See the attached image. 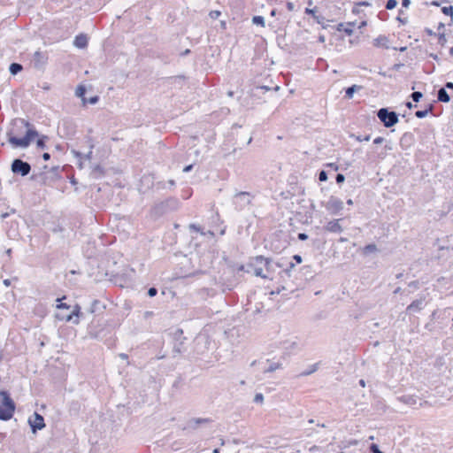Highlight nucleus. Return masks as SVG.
Returning <instances> with one entry per match:
<instances>
[{
    "instance_id": "393cba45",
    "label": "nucleus",
    "mask_w": 453,
    "mask_h": 453,
    "mask_svg": "<svg viewBox=\"0 0 453 453\" xmlns=\"http://www.w3.org/2000/svg\"><path fill=\"white\" fill-rule=\"evenodd\" d=\"M431 109L432 108L430 107L429 109H426V110H424V111H417L415 112V116L417 118H418V119H423V118H425L428 114L429 111H431Z\"/></svg>"
},
{
    "instance_id": "4468645a",
    "label": "nucleus",
    "mask_w": 453,
    "mask_h": 453,
    "mask_svg": "<svg viewBox=\"0 0 453 453\" xmlns=\"http://www.w3.org/2000/svg\"><path fill=\"white\" fill-rule=\"evenodd\" d=\"M81 314V307L78 304H76L70 314H68L65 317H60L59 315H57V318H58L59 319H65L66 321H71L73 316L79 318Z\"/></svg>"
},
{
    "instance_id": "2f4dec72",
    "label": "nucleus",
    "mask_w": 453,
    "mask_h": 453,
    "mask_svg": "<svg viewBox=\"0 0 453 453\" xmlns=\"http://www.w3.org/2000/svg\"><path fill=\"white\" fill-rule=\"evenodd\" d=\"M264 400V396L262 394H257L254 397V402L256 403H262Z\"/></svg>"
},
{
    "instance_id": "6e6552de",
    "label": "nucleus",
    "mask_w": 453,
    "mask_h": 453,
    "mask_svg": "<svg viewBox=\"0 0 453 453\" xmlns=\"http://www.w3.org/2000/svg\"><path fill=\"white\" fill-rule=\"evenodd\" d=\"M47 59L48 57L44 52L37 50L34 54L33 61L36 68H41L42 65H44L47 62Z\"/></svg>"
},
{
    "instance_id": "72a5a7b5",
    "label": "nucleus",
    "mask_w": 453,
    "mask_h": 453,
    "mask_svg": "<svg viewBox=\"0 0 453 453\" xmlns=\"http://www.w3.org/2000/svg\"><path fill=\"white\" fill-rule=\"evenodd\" d=\"M371 450L372 451V453H383L381 450L379 449L376 444L371 445Z\"/></svg>"
},
{
    "instance_id": "ddd939ff",
    "label": "nucleus",
    "mask_w": 453,
    "mask_h": 453,
    "mask_svg": "<svg viewBox=\"0 0 453 453\" xmlns=\"http://www.w3.org/2000/svg\"><path fill=\"white\" fill-rule=\"evenodd\" d=\"M256 262L257 263H260V264H263V265H265V270H266V273H268L270 275V273L272 271H273V265L272 264V261L269 260L268 258H265L263 257H256Z\"/></svg>"
},
{
    "instance_id": "0e129e2a",
    "label": "nucleus",
    "mask_w": 453,
    "mask_h": 453,
    "mask_svg": "<svg viewBox=\"0 0 453 453\" xmlns=\"http://www.w3.org/2000/svg\"><path fill=\"white\" fill-rule=\"evenodd\" d=\"M276 12L277 11L275 9L272 10L270 15L274 17L276 15Z\"/></svg>"
},
{
    "instance_id": "20e7f679",
    "label": "nucleus",
    "mask_w": 453,
    "mask_h": 453,
    "mask_svg": "<svg viewBox=\"0 0 453 453\" xmlns=\"http://www.w3.org/2000/svg\"><path fill=\"white\" fill-rule=\"evenodd\" d=\"M377 117L386 127H391L398 122V115L395 111L381 108L377 111Z\"/></svg>"
},
{
    "instance_id": "4d7b16f0",
    "label": "nucleus",
    "mask_w": 453,
    "mask_h": 453,
    "mask_svg": "<svg viewBox=\"0 0 453 453\" xmlns=\"http://www.w3.org/2000/svg\"><path fill=\"white\" fill-rule=\"evenodd\" d=\"M201 234H204V235L208 234V236H211V237H212L214 235V234L212 232H211V231H208L207 233L201 232Z\"/></svg>"
},
{
    "instance_id": "473e14b6",
    "label": "nucleus",
    "mask_w": 453,
    "mask_h": 453,
    "mask_svg": "<svg viewBox=\"0 0 453 453\" xmlns=\"http://www.w3.org/2000/svg\"><path fill=\"white\" fill-rule=\"evenodd\" d=\"M157 288H150L149 289V291H148V295H149V296H150V297L155 296L157 295Z\"/></svg>"
},
{
    "instance_id": "4be33fe9",
    "label": "nucleus",
    "mask_w": 453,
    "mask_h": 453,
    "mask_svg": "<svg viewBox=\"0 0 453 453\" xmlns=\"http://www.w3.org/2000/svg\"><path fill=\"white\" fill-rule=\"evenodd\" d=\"M378 250L377 246L375 244H368L363 249V252L365 255H368Z\"/></svg>"
},
{
    "instance_id": "864d4df0",
    "label": "nucleus",
    "mask_w": 453,
    "mask_h": 453,
    "mask_svg": "<svg viewBox=\"0 0 453 453\" xmlns=\"http://www.w3.org/2000/svg\"><path fill=\"white\" fill-rule=\"evenodd\" d=\"M143 179H144L145 180H148V181H149V180H150V179H153V177L151 176V174H150V173H149V174L145 175V176L143 177Z\"/></svg>"
},
{
    "instance_id": "a18cd8bd",
    "label": "nucleus",
    "mask_w": 453,
    "mask_h": 453,
    "mask_svg": "<svg viewBox=\"0 0 453 453\" xmlns=\"http://www.w3.org/2000/svg\"><path fill=\"white\" fill-rule=\"evenodd\" d=\"M193 167H194L193 164H188V165H186L185 166H183L182 170H192Z\"/></svg>"
},
{
    "instance_id": "680f3d73",
    "label": "nucleus",
    "mask_w": 453,
    "mask_h": 453,
    "mask_svg": "<svg viewBox=\"0 0 453 453\" xmlns=\"http://www.w3.org/2000/svg\"><path fill=\"white\" fill-rule=\"evenodd\" d=\"M406 106L409 108V109H411L414 107V105L411 103V102H407L406 103Z\"/></svg>"
},
{
    "instance_id": "1a4fd4ad",
    "label": "nucleus",
    "mask_w": 453,
    "mask_h": 453,
    "mask_svg": "<svg viewBox=\"0 0 453 453\" xmlns=\"http://www.w3.org/2000/svg\"><path fill=\"white\" fill-rule=\"evenodd\" d=\"M262 265L263 264L256 262V257L252 260L250 265L254 267V274L264 279H272L271 275L268 273H264V270L261 267Z\"/></svg>"
},
{
    "instance_id": "13d9d810",
    "label": "nucleus",
    "mask_w": 453,
    "mask_h": 453,
    "mask_svg": "<svg viewBox=\"0 0 453 453\" xmlns=\"http://www.w3.org/2000/svg\"><path fill=\"white\" fill-rule=\"evenodd\" d=\"M287 6H288V9L290 11L293 10V8H294V4L290 2L287 4Z\"/></svg>"
},
{
    "instance_id": "b1692460",
    "label": "nucleus",
    "mask_w": 453,
    "mask_h": 453,
    "mask_svg": "<svg viewBox=\"0 0 453 453\" xmlns=\"http://www.w3.org/2000/svg\"><path fill=\"white\" fill-rule=\"evenodd\" d=\"M252 22L255 25H260L261 27H265V19L262 16H254L252 18Z\"/></svg>"
},
{
    "instance_id": "ea45409f",
    "label": "nucleus",
    "mask_w": 453,
    "mask_h": 453,
    "mask_svg": "<svg viewBox=\"0 0 453 453\" xmlns=\"http://www.w3.org/2000/svg\"><path fill=\"white\" fill-rule=\"evenodd\" d=\"M383 141H384V138H382V137H377V138H375V139L373 140V143H374V144H380V143H382V142H383Z\"/></svg>"
},
{
    "instance_id": "dca6fc26",
    "label": "nucleus",
    "mask_w": 453,
    "mask_h": 453,
    "mask_svg": "<svg viewBox=\"0 0 453 453\" xmlns=\"http://www.w3.org/2000/svg\"><path fill=\"white\" fill-rule=\"evenodd\" d=\"M422 305H423V299L415 300L407 307V311H420L422 309Z\"/></svg>"
},
{
    "instance_id": "a878e982",
    "label": "nucleus",
    "mask_w": 453,
    "mask_h": 453,
    "mask_svg": "<svg viewBox=\"0 0 453 453\" xmlns=\"http://www.w3.org/2000/svg\"><path fill=\"white\" fill-rule=\"evenodd\" d=\"M423 96V94L419 91H415L411 95V97L412 100L416 103H418Z\"/></svg>"
},
{
    "instance_id": "aec40b11",
    "label": "nucleus",
    "mask_w": 453,
    "mask_h": 453,
    "mask_svg": "<svg viewBox=\"0 0 453 453\" xmlns=\"http://www.w3.org/2000/svg\"><path fill=\"white\" fill-rule=\"evenodd\" d=\"M23 66L19 63H12L10 65L9 71L12 75H16L19 72H21Z\"/></svg>"
},
{
    "instance_id": "a211bd4d",
    "label": "nucleus",
    "mask_w": 453,
    "mask_h": 453,
    "mask_svg": "<svg viewBox=\"0 0 453 453\" xmlns=\"http://www.w3.org/2000/svg\"><path fill=\"white\" fill-rule=\"evenodd\" d=\"M207 418H196L188 421V426L191 428H197L199 425L207 423Z\"/></svg>"
},
{
    "instance_id": "a19ab883",
    "label": "nucleus",
    "mask_w": 453,
    "mask_h": 453,
    "mask_svg": "<svg viewBox=\"0 0 453 453\" xmlns=\"http://www.w3.org/2000/svg\"><path fill=\"white\" fill-rule=\"evenodd\" d=\"M210 15H211V18L216 19V18H218L220 15V12H218V11L211 12L210 13Z\"/></svg>"
},
{
    "instance_id": "de8ad7c7",
    "label": "nucleus",
    "mask_w": 453,
    "mask_h": 453,
    "mask_svg": "<svg viewBox=\"0 0 453 453\" xmlns=\"http://www.w3.org/2000/svg\"><path fill=\"white\" fill-rule=\"evenodd\" d=\"M357 140L358 141H369L370 140V135H365L364 136L363 138H361L360 136L357 137Z\"/></svg>"
},
{
    "instance_id": "5701e85b",
    "label": "nucleus",
    "mask_w": 453,
    "mask_h": 453,
    "mask_svg": "<svg viewBox=\"0 0 453 453\" xmlns=\"http://www.w3.org/2000/svg\"><path fill=\"white\" fill-rule=\"evenodd\" d=\"M400 400L406 403V404H415L416 403V399H414L412 396H410V395H403L400 398Z\"/></svg>"
},
{
    "instance_id": "603ef678",
    "label": "nucleus",
    "mask_w": 453,
    "mask_h": 453,
    "mask_svg": "<svg viewBox=\"0 0 453 453\" xmlns=\"http://www.w3.org/2000/svg\"><path fill=\"white\" fill-rule=\"evenodd\" d=\"M298 238L300 240H305V239H307V235L305 234H299Z\"/></svg>"
},
{
    "instance_id": "c03bdc74",
    "label": "nucleus",
    "mask_w": 453,
    "mask_h": 453,
    "mask_svg": "<svg viewBox=\"0 0 453 453\" xmlns=\"http://www.w3.org/2000/svg\"><path fill=\"white\" fill-rule=\"evenodd\" d=\"M445 88L453 90V82H450V81L446 82Z\"/></svg>"
},
{
    "instance_id": "69168bd1",
    "label": "nucleus",
    "mask_w": 453,
    "mask_h": 453,
    "mask_svg": "<svg viewBox=\"0 0 453 453\" xmlns=\"http://www.w3.org/2000/svg\"><path fill=\"white\" fill-rule=\"evenodd\" d=\"M4 284L5 286H9V285L11 284L10 280H4Z\"/></svg>"
},
{
    "instance_id": "bf43d9fd",
    "label": "nucleus",
    "mask_w": 453,
    "mask_h": 453,
    "mask_svg": "<svg viewBox=\"0 0 453 453\" xmlns=\"http://www.w3.org/2000/svg\"><path fill=\"white\" fill-rule=\"evenodd\" d=\"M319 42H325V35H321L319 36Z\"/></svg>"
},
{
    "instance_id": "58836bf2",
    "label": "nucleus",
    "mask_w": 453,
    "mask_h": 453,
    "mask_svg": "<svg viewBox=\"0 0 453 453\" xmlns=\"http://www.w3.org/2000/svg\"><path fill=\"white\" fill-rule=\"evenodd\" d=\"M345 180L344 176L341 173H339L337 176H336V181L337 183H342Z\"/></svg>"
},
{
    "instance_id": "37998d69",
    "label": "nucleus",
    "mask_w": 453,
    "mask_h": 453,
    "mask_svg": "<svg viewBox=\"0 0 453 453\" xmlns=\"http://www.w3.org/2000/svg\"><path fill=\"white\" fill-rule=\"evenodd\" d=\"M97 101H98V96H96L89 98V100H88L89 104H91L97 103Z\"/></svg>"
},
{
    "instance_id": "338daca9",
    "label": "nucleus",
    "mask_w": 453,
    "mask_h": 453,
    "mask_svg": "<svg viewBox=\"0 0 453 453\" xmlns=\"http://www.w3.org/2000/svg\"><path fill=\"white\" fill-rule=\"evenodd\" d=\"M158 186H159V188H166V185H165V183H164V184H162V183H160V182H159V183H158Z\"/></svg>"
},
{
    "instance_id": "f03ea898",
    "label": "nucleus",
    "mask_w": 453,
    "mask_h": 453,
    "mask_svg": "<svg viewBox=\"0 0 453 453\" xmlns=\"http://www.w3.org/2000/svg\"><path fill=\"white\" fill-rule=\"evenodd\" d=\"M22 125L27 127H30L29 122L25 119H19ZM38 135V133L35 129L28 128L27 134L24 137H11L10 142L19 147H27L29 145L30 142Z\"/></svg>"
},
{
    "instance_id": "6e6d98bb",
    "label": "nucleus",
    "mask_w": 453,
    "mask_h": 453,
    "mask_svg": "<svg viewBox=\"0 0 453 453\" xmlns=\"http://www.w3.org/2000/svg\"><path fill=\"white\" fill-rule=\"evenodd\" d=\"M190 228H191V229H194V230H196V231H197V232H199V231H200V227H199V226H196V225H191V226H190Z\"/></svg>"
},
{
    "instance_id": "412c9836",
    "label": "nucleus",
    "mask_w": 453,
    "mask_h": 453,
    "mask_svg": "<svg viewBox=\"0 0 453 453\" xmlns=\"http://www.w3.org/2000/svg\"><path fill=\"white\" fill-rule=\"evenodd\" d=\"M89 334L94 338H103L104 334L95 328L94 323L89 326Z\"/></svg>"
},
{
    "instance_id": "3c124183",
    "label": "nucleus",
    "mask_w": 453,
    "mask_h": 453,
    "mask_svg": "<svg viewBox=\"0 0 453 453\" xmlns=\"http://www.w3.org/2000/svg\"><path fill=\"white\" fill-rule=\"evenodd\" d=\"M50 155L49 153H47V152L43 153V155H42V158H43L44 160H49V159H50Z\"/></svg>"
},
{
    "instance_id": "c85d7f7f",
    "label": "nucleus",
    "mask_w": 453,
    "mask_h": 453,
    "mask_svg": "<svg viewBox=\"0 0 453 453\" xmlns=\"http://www.w3.org/2000/svg\"><path fill=\"white\" fill-rule=\"evenodd\" d=\"M85 93H86V88L84 86H79L76 88L75 94L77 96L82 97L85 95Z\"/></svg>"
},
{
    "instance_id": "f8f14e48",
    "label": "nucleus",
    "mask_w": 453,
    "mask_h": 453,
    "mask_svg": "<svg viewBox=\"0 0 453 453\" xmlns=\"http://www.w3.org/2000/svg\"><path fill=\"white\" fill-rule=\"evenodd\" d=\"M326 230L332 233H340L342 231L341 225L339 224V219L332 220L327 223L326 226Z\"/></svg>"
},
{
    "instance_id": "052dcab7",
    "label": "nucleus",
    "mask_w": 453,
    "mask_h": 453,
    "mask_svg": "<svg viewBox=\"0 0 453 453\" xmlns=\"http://www.w3.org/2000/svg\"><path fill=\"white\" fill-rule=\"evenodd\" d=\"M358 5H362V6H369L370 4L368 2H361L358 4Z\"/></svg>"
},
{
    "instance_id": "0eeeda50",
    "label": "nucleus",
    "mask_w": 453,
    "mask_h": 453,
    "mask_svg": "<svg viewBox=\"0 0 453 453\" xmlns=\"http://www.w3.org/2000/svg\"><path fill=\"white\" fill-rule=\"evenodd\" d=\"M235 203L240 206H245L251 203L252 196L248 192H239L235 196Z\"/></svg>"
},
{
    "instance_id": "f257e3e1",
    "label": "nucleus",
    "mask_w": 453,
    "mask_h": 453,
    "mask_svg": "<svg viewBox=\"0 0 453 453\" xmlns=\"http://www.w3.org/2000/svg\"><path fill=\"white\" fill-rule=\"evenodd\" d=\"M14 412V403L6 392H0V418L7 420Z\"/></svg>"
},
{
    "instance_id": "bb28decb",
    "label": "nucleus",
    "mask_w": 453,
    "mask_h": 453,
    "mask_svg": "<svg viewBox=\"0 0 453 453\" xmlns=\"http://www.w3.org/2000/svg\"><path fill=\"white\" fill-rule=\"evenodd\" d=\"M441 12L445 14V15H450V16H453V6L452 5H449V6H444L441 8Z\"/></svg>"
},
{
    "instance_id": "774afa93",
    "label": "nucleus",
    "mask_w": 453,
    "mask_h": 453,
    "mask_svg": "<svg viewBox=\"0 0 453 453\" xmlns=\"http://www.w3.org/2000/svg\"><path fill=\"white\" fill-rule=\"evenodd\" d=\"M449 54H450L451 56H453V47H451V48H450V50H449Z\"/></svg>"
},
{
    "instance_id": "e2e57ef3",
    "label": "nucleus",
    "mask_w": 453,
    "mask_h": 453,
    "mask_svg": "<svg viewBox=\"0 0 453 453\" xmlns=\"http://www.w3.org/2000/svg\"><path fill=\"white\" fill-rule=\"evenodd\" d=\"M295 265L293 263H289V269L286 270V273H288L292 268H294Z\"/></svg>"
},
{
    "instance_id": "c756f323",
    "label": "nucleus",
    "mask_w": 453,
    "mask_h": 453,
    "mask_svg": "<svg viewBox=\"0 0 453 453\" xmlns=\"http://www.w3.org/2000/svg\"><path fill=\"white\" fill-rule=\"evenodd\" d=\"M396 4H397L396 0H388V2L386 4V8L388 10H392L396 6Z\"/></svg>"
},
{
    "instance_id": "cd10ccee",
    "label": "nucleus",
    "mask_w": 453,
    "mask_h": 453,
    "mask_svg": "<svg viewBox=\"0 0 453 453\" xmlns=\"http://www.w3.org/2000/svg\"><path fill=\"white\" fill-rule=\"evenodd\" d=\"M281 365L279 363L271 365L267 369L265 370V372H272L280 368Z\"/></svg>"
},
{
    "instance_id": "f3484780",
    "label": "nucleus",
    "mask_w": 453,
    "mask_h": 453,
    "mask_svg": "<svg viewBox=\"0 0 453 453\" xmlns=\"http://www.w3.org/2000/svg\"><path fill=\"white\" fill-rule=\"evenodd\" d=\"M388 38L386 36H379L374 40V46L376 47H383L386 49H388L389 46L388 45Z\"/></svg>"
},
{
    "instance_id": "09e8293b",
    "label": "nucleus",
    "mask_w": 453,
    "mask_h": 453,
    "mask_svg": "<svg viewBox=\"0 0 453 453\" xmlns=\"http://www.w3.org/2000/svg\"><path fill=\"white\" fill-rule=\"evenodd\" d=\"M294 259L299 264L302 262V257L299 255H295Z\"/></svg>"
},
{
    "instance_id": "9b49d317",
    "label": "nucleus",
    "mask_w": 453,
    "mask_h": 453,
    "mask_svg": "<svg viewBox=\"0 0 453 453\" xmlns=\"http://www.w3.org/2000/svg\"><path fill=\"white\" fill-rule=\"evenodd\" d=\"M73 45L79 49H84L88 45V36L84 34L77 35L73 41Z\"/></svg>"
},
{
    "instance_id": "49530a36",
    "label": "nucleus",
    "mask_w": 453,
    "mask_h": 453,
    "mask_svg": "<svg viewBox=\"0 0 453 453\" xmlns=\"http://www.w3.org/2000/svg\"><path fill=\"white\" fill-rule=\"evenodd\" d=\"M410 4H411L410 0H403V7H405V8L409 7Z\"/></svg>"
},
{
    "instance_id": "9d476101",
    "label": "nucleus",
    "mask_w": 453,
    "mask_h": 453,
    "mask_svg": "<svg viewBox=\"0 0 453 453\" xmlns=\"http://www.w3.org/2000/svg\"><path fill=\"white\" fill-rule=\"evenodd\" d=\"M11 170H31V165L19 158H16L11 165Z\"/></svg>"
},
{
    "instance_id": "6ab92c4d",
    "label": "nucleus",
    "mask_w": 453,
    "mask_h": 453,
    "mask_svg": "<svg viewBox=\"0 0 453 453\" xmlns=\"http://www.w3.org/2000/svg\"><path fill=\"white\" fill-rule=\"evenodd\" d=\"M362 88L361 86H358V85H352L351 87H349L348 88H346V95L345 96L348 98V99H351L353 97V95L356 91H358Z\"/></svg>"
},
{
    "instance_id": "e433bc0d",
    "label": "nucleus",
    "mask_w": 453,
    "mask_h": 453,
    "mask_svg": "<svg viewBox=\"0 0 453 453\" xmlns=\"http://www.w3.org/2000/svg\"><path fill=\"white\" fill-rule=\"evenodd\" d=\"M319 180L324 181L327 180L326 172H319Z\"/></svg>"
},
{
    "instance_id": "c9c22d12",
    "label": "nucleus",
    "mask_w": 453,
    "mask_h": 453,
    "mask_svg": "<svg viewBox=\"0 0 453 453\" xmlns=\"http://www.w3.org/2000/svg\"><path fill=\"white\" fill-rule=\"evenodd\" d=\"M353 25H354V24H352V23H349V24H348V27H346V28L344 29V31H345V33H346L347 35H350L352 34V32H353V31H352V28H351L350 27H352Z\"/></svg>"
},
{
    "instance_id": "5fc2aeb1",
    "label": "nucleus",
    "mask_w": 453,
    "mask_h": 453,
    "mask_svg": "<svg viewBox=\"0 0 453 453\" xmlns=\"http://www.w3.org/2000/svg\"><path fill=\"white\" fill-rule=\"evenodd\" d=\"M167 185L169 188L173 187L174 185V180H169L167 181Z\"/></svg>"
},
{
    "instance_id": "7c9ffc66",
    "label": "nucleus",
    "mask_w": 453,
    "mask_h": 453,
    "mask_svg": "<svg viewBox=\"0 0 453 453\" xmlns=\"http://www.w3.org/2000/svg\"><path fill=\"white\" fill-rule=\"evenodd\" d=\"M100 304V302L97 301V300H94L92 304H91V307H90V312L93 313L96 311V310L97 309V306Z\"/></svg>"
},
{
    "instance_id": "f704fd0d",
    "label": "nucleus",
    "mask_w": 453,
    "mask_h": 453,
    "mask_svg": "<svg viewBox=\"0 0 453 453\" xmlns=\"http://www.w3.org/2000/svg\"><path fill=\"white\" fill-rule=\"evenodd\" d=\"M446 41H447V40H446V37H445V35H444V34H442V35H441L439 36V43H440L441 46H443V45L445 44Z\"/></svg>"
},
{
    "instance_id": "79ce46f5",
    "label": "nucleus",
    "mask_w": 453,
    "mask_h": 453,
    "mask_svg": "<svg viewBox=\"0 0 453 453\" xmlns=\"http://www.w3.org/2000/svg\"><path fill=\"white\" fill-rule=\"evenodd\" d=\"M57 308L58 309H69V305H67L66 303H61L57 305Z\"/></svg>"
},
{
    "instance_id": "39448f33",
    "label": "nucleus",
    "mask_w": 453,
    "mask_h": 453,
    "mask_svg": "<svg viewBox=\"0 0 453 453\" xmlns=\"http://www.w3.org/2000/svg\"><path fill=\"white\" fill-rule=\"evenodd\" d=\"M28 423L31 426L33 433H35L37 430H41L45 426L42 416H41L37 412H35L34 415L28 418Z\"/></svg>"
},
{
    "instance_id": "8fccbe9b",
    "label": "nucleus",
    "mask_w": 453,
    "mask_h": 453,
    "mask_svg": "<svg viewBox=\"0 0 453 453\" xmlns=\"http://www.w3.org/2000/svg\"><path fill=\"white\" fill-rule=\"evenodd\" d=\"M429 57L432 58L433 59L436 60V61H439V58H438V56L436 54L430 53Z\"/></svg>"
},
{
    "instance_id": "2eb2a0df",
    "label": "nucleus",
    "mask_w": 453,
    "mask_h": 453,
    "mask_svg": "<svg viewBox=\"0 0 453 453\" xmlns=\"http://www.w3.org/2000/svg\"><path fill=\"white\" fill-rule=\"evenodd\" d=\"M437 98H438V101L442 102V103H449L450 101V96L448 94V92L446 91L445 88H441L438 90Z\"/></svg>"
},
{
    "instance_id": "7ed1b4c3",
    "label": "nucleus",
    "mask_w": 453,
    "mask_h": 453,
    "mask_svg": "<svg viewBox=\"0 0 453 453\" xmlns=\"http://www.w3.org/2000/svg\"><path fill=\"white\" fill-rule=\"evenodd\" d=\"M88 150L86 152H81L78 150H72V152L74 154L76 158L79 161V167L84 168V167H92L91 165V158H92V153H93V148L94 144L92 142V140L89 138L88 141Z\"/></svg>"
},
{
    "instance_id": "423d86ee",
    "label": "nucleus",
    "mask_w": 453,
    "mask_h": 453,
    "mask_svg": "<svg viewBox=\"0 0 453 453\" xmlns=\"http://www.w3.org/2000/svg\"><path fill=\"white\" fill-rule=\"evenodd\" d=\"M343 208V203L336 197L332 196L326 203V209L332 213H336Z\"/></svg>"
},
{
    "instance_id": "4c0bfd02",
    "label": "nucleus",
    "mask_w": 453,
    "mask_h": 453,
    "mask_svg": "<svg viewBox=\"0 0 453 453\" xmlns=\"http://www.w3.org/2000/svg\"><path fill=\"white\" fill-rule=\"evenodd\" d=\"M37 146L40 147V148H44L45 147L44 138H40V139L37 140Z\"/></svg>"
}]
</instances>
